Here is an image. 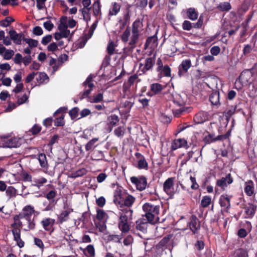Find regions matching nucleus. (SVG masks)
I'll list each match as a JSON object with an SVG mask.
<instances>
[{
    "instance_id": "obj_1",
    "label": "nucleus",
    "mask_w": 257,
    "mask_h": 257,
    "mask_svg": "<svg viewBox=\"0 0 257 257\" xmlns=\"http://www.w3.org/2000/svg\"><path fill=\"white\" fill-rule=\"evenodd\" d=\"M142 209L144 212L142 217H145L150 224H156L160 222V205L147 202L143 204Z\"/></svg>"
},
{
    "instance_id": "obj_2",
    "label": "nucleus",
    "mask_w": 257,
    "mask_h": 257,
    "mask_svg": "<svg viewBox=\"0 0 257 257\" xmlns=\"http://www.w3.org/2000/svg\"><path fill=\"white\" fill-rule=\"evenodd\" d=\"M34 212L35 210L33 207L30 205H27L23 208L21 212L14 216V220L18 221L19 226H21L22 222L20 221V219L25 218L27 220L28 225L27 228L24 229L26 231L33 230L35 228L36 224L34 219H31V217Z\"/></svg>"
},
{
    "instance_id": "obj_3",
    "label": "nucleus",
    "mask_w": 257,
    "mask_h": 257,
    "mask_svg": "<svg viewBox=\"0 0 257 257\" xmlns=\"http://www.w3.org/2000/svg\"><path fill=\"white\" fill-rule=\"evenodd\" d=\"M136 201V198L132 195L123 192L120 189H116L114 194L113 201L121 208H130Z\"/></svg>"
},
{
    "instance_id": "obj_4",
    "label": "nucleus",
    "mask_w": 257,
    "mask_h": 257,
    "mask_svg": "<svg viewBox=\"0 0 257 257\" xmlns=\"http://www.w3.org/2000/svg\"><path fill=\"white\" fill-rule=\"evenodd\" d=\"M143 22L139 19L136 20L132 24V35L128 43L129 45L131 46L130 49L132 50L136 47V44L138 41L140 36V32L143 29Z\"/></svg>"
},
{
    "instance_id": "obj_5",
    "label": "nucleus",
    "mask_w": 257,
    "mask_h": 257,
    "mask_svg": "<svg viewBox=\"0 0 257 257\" xmlns=\"http://www.w3.org/2000/svg\"><path fill=\"white\" fill-rule=\"evenodd\" d=\"M93 77L92 75H89L86 78L85 81L83 83V86L85 87L84 90L80 92L77 95V100H74V102L77 103L78 100H82L84 98H89V95L90 94L94 87V85L92 82Z\"/></svg>"
},
{
    "instance_id": "obj_6",
    "label": "nucleus",
    "mask_w": 257,
    "mask_h": 257,
    "mask_svg": "<svg viewBox=\"0 0 257 257\" xmlns=\"http://www.w3.org/2000/svg\"><path fill=\"white\" fill-rule=\"evenodd\" d=\"M175 177H170L166 179L163 183V191L169 196L170 198H173L174 195L177 192V189L174 188Z\"/></svg>"
},
{
    "instance_id": "obj_7",
    "label": "nucleus",
    "mask_w": 257,
    "mask_h": 257,
    "mask_svg": "<svg viewBox=\"0 0 257 257\" xmlns=\"http://www.w3.org/2000/svg\"><path fill=\"white\" fill-rule=\"evenodd\" d=\"M131 7V5H127L123 12L122 16L118 18V23L120 24L119 32L123 30L127 24L130 23Z\"/></svg>"
},
{
    "instance_id": "obj_8",
    "label": "nucleus",
    "mask_w": 257,
    "mask_h": 257,
    "mask_svg": "<svg viewBox=\"0 0 257 257\" xmlns=\"http://www.w3.org/2000/svg\"><path fill=\"white\" fill-rule=\"evenodd\" d=\"M130 180L131 182L135 185L138 190L142 191L146 189L147 185V179L145 176H133L131 177Z\"/></svg>"
},
{
    "instance_id": "obj_9",
    "label": "nucleus",
    "mask_w": 257,
    "mask_h": 257,
    "mask_svg": "<svg viewBox=\"0 0 257 257\" xmlns=\"http://www.w3.org/2000/svg\"><path fill=\"white\" fill-rule=\"evenodd\" d=\"M187 226L192 231L193 234H197L200 229V222L196 215H192L187 223Z\"/></svg>"
},
{
    "instance_id": "obj_10",
    "label": "nucleus",
    "mask_w": 257,
    "mask_h": 257,
    "mask_svg": "<svg viewBox=\"0 0 257 257\" xmlns=\"http://www.w3.org/2000/svg\"><path fill=\"white\" fill-rule=\"evenodd\" d=\"M63 209L64 210L58 215V222L60 224L68 221L69 219V214L73 211V209L69 207L67 203L64 205Z\"/></svg>"
},
{
    "instance_id": "obj_11",
    "label": "nucleus",
    "mask_w": 257,
    "mask_h": 257,
    "mask_svg": "<svg viewBox=\"0 0 257 257\" xmlns=\"http://www.w3.org/2000/svg\"><path fill=\"white\" fill-rule=\"evenodd\" d=\"M242 208L244 210V218L245 219H251L253 217L255 213L256 207L251 203H248L247 204H244Z\"/></svg>"
},
{
    "instance_id": "obj_12",
    "label": "nucleus",
    "mask_w": 257,
    "mask_h": 257,
    "mask_svg": "<svg viewBox=\"0 0 257 257\" xmlns=\"http://www.w3.org/2000/svg\"><path fill=\"white\" fill-rule=\"evenodd\" d=\"M155 64V57H149L145 59L144 65L140 64V68L143 74H145L148 71L152 70Z\"/></svg>"
},
{
    "instance_id": "obj_13",
    "label": "nucleus",
    "mask_w": 257,
    "mask_h": 257,
    "mask_svg": "<svg viewBox=\"0 0 257 257\" xmlns=\"http://www.w3.org/2000/svg\"><path fill=\"white\" fill-rule=\"evenodd\" d=\"M233 178L230 173L227 174L225 177H222L220 179L216 181V185L220 187L222 189L224 190L227 186L232 183Z\"/></svg>"
},
{
    "instance_id": "obj_14",
    "label": "nucleus",
    "mask_w": 257,
    "mask_h": 257,
    "mask_svg": "<svg viewBox=\"0 0 257 257\" xmlns=\"http://www.w3.org/2000/svg\"><path fill=\"white\" fill-rule=\"evenodd\" d=\"M55 223V219L51 218H45L41 221V224L44 230L49 232L50 234L53 232L54 230V225Z\"/></svg>"
},
{
    "instance_id": "obj_15",
    "label": "nucleus",
    "mask_w": 257,
    "mask_h": 257,
    "mask_svg": "<svg viewBox=\"0 0 257 257\" xmlns=\"http://www.w3.org/2000/svg\"><path fill=\"white\" fill-rule=\"evenodd\" d=\"M191 67V62L190 59H186L182 61L178 68V75L182 77L187 73L188 69Z\"/></svg>"
},
{
    "instance_id": "obj_16",
    "label": "nucleus",
    "mask_w": 257,
    "mask_h": 257,
    "mask_svg": "<svg viewBox=\"0 0 257 257\" xmlns=\"http://www.w3.org/2000/svg\"><path fill=\"white\" fill-rule=\"evenodd\" d=\"M232 195L227 194H222L220 196L219 199V203L222 207L227 211L230 208V200L232 198Z\"/></svg>"
},
{
    "instance_id": "obj_17",
    "label": "nucleus",
    "mask_w": 257,
    "mask_h": 257,
    "mask_svg": "<svg viewBox=\"0 0 257 257\" xmlns=\"http://www.w3.org/2000/svg\"><path fill=\"white\" fill-rule=\"evenodd\" d=\"M209 101L212 105L217 108L221 105L220 92L218 90H213L209 95Z\"/></svg>"
},
{
    "instance_id": "obj_18",
    "label": "nucleus",
    "mask_w": 257,
    "mask_h": 257,
    "mask_svg": "<svg viewBox=\"0 0 257 257\" xmlns=\"http://www.w3.org/2000/svg\"><path fill=\"white\" fill-rule=\"evenodd\" d=\"M149 222L144 217L141 218L136 221V228L145 233L147 231Z\"/></svg>"
},
{
    "instance_id": "obj_19",
    "label": "nucleus",
    "mask_w": 257,
    "mask_h": 257,
    "mask_svg": "<svg viewBox=\"0 0 257 257\" xmlns=\"http://www.w3.org/2000/svg\"><path fill=\"white\" fill-rule=\"evenodd\" d=\"M209 114L204 111H200L194 116V121L196 123H202L208 119Z\"/></svg>"
},
{
    "instance_id": "obj_20",
    "label": "nucleus",
    "mask_w": 257,
    "mask_h": 257,
    "mask_svg": "<svg viewBox=\"0 0 257 257\" xmlns=\"http://www.w3.org/2000/svg\"><path fill=\"white\" fill-rule=\"evenodd\" d=\"M135 156L138 159L137 167L139 169H148V164L145 157L140 153H136Z\"/></svg>"
},
{
    "instance_id": "obj_21",
    "label": "nucleus",
    "mask_w": 257,
    "mask_h": 257,
    "mask_svg": "<svg viewBox=\"0 0 257 257\" xmlns=\"http://www.w3.org/2000/svg\"><path fill=\"white\" fill-rule=\"evenodd\" d=\"M131 219H119L118 226L122 233H127L130 230V222Z\"/></svg>"
},
{
    "instance_id": "obj_22",
    "label": "nucleus",
    "mask_w": 257,
    "mask_h": 257,
    "mask_svg": "<svg viewBox=\"0 0 257 257\" xmlns=\"http://www.w3.org/2000/svg\"><path fill=\"white\" fill-rule=\"evenodd\" d=\"M228 257H248V251L246 248H238L231 252Z\"/></svg>"
},
{
    "instance_id": "obj_23",
    "label": "nucleus",
    "mask_w": 257,
    "mask_h": 257,
    "mask_svg": "<svg viewBox=\"0 0 257 257\" xmlns=\"http://www.w3.org/2000/svg\"><path fill=\"white\" fill-rule=\"evenodd\" d=\"M119 212V219H133V210L128 208H123Z\"/></svg>"
},
{
    "instance_id": "obj_24",
    "label": "nucleus",
    "mask_w": 257,
    "mask_h": 257,
    "mask_svg": "<svg viewBox=\"0 0 257 257\" xmlns=\"http://www.w3.org/2000/svg\"><path fill=\"white\" fill-rule=\"evenodd\" d=\"M36 73H37L36 80L37 83L36 85L40 86L43 84L46 83V80L48 81L49 78L46 73L41 72H37Z\"/></svg>"
},
{
    "instance_id": "obj_25",
    "label": "nucleus",
    "mask_w": 257,
    "mask_h": 257,
    "mask_svg": "<svg viewBox=\"0 0 257 257\" xmlns=\"http://www.w3.org/2000/svg\"><path fill=\"white\" fill-rule=\"evenodd\" d=\"M12 233L14 237V240L17 242V244L22 248L24 246V242L21 238L20 229H12Z\"/></svg>"
},
{
    "instance_id": "obj_26",
    "label": "nucleus",
    "mask_w": 257,
    "mask_h": 257,
    "mask_svg": "<svg viewBox=\"0 0 257 257\" xmlns=\"http://www.w3.org/2000/svg\"><path fill=\"white\" fill-rule=\"evenodd\" d=\"M158 72V76L161 78L163 76L170 77L171 76V69L168 65H165Z\"/></svg>"
},
{
    "instance_id": "obj_27",
    "label": "nucleus",
    "mask_w": 257,
    "mask_h": 257,
    "mask_svg": "<svg viewBox=\"0 0 257 257\" xmlns=\"http://www.w3.org/2000/svg\"><path fill=\"white\" fill-rule=\"evenodd\" d=\"M172 234H169L164 236L159 242L157 247L159 248H162L165 247V248H168V245L170 240L173 237Z\"/></svg>"
},
{
    "instance_id": "obj_28",
    "label": "nucleus",
    "mask_w": 257,
    "mask_h": 257,
    "mask_svg": "<svg viewBox=\"0 0 257 257\" xmlns=\"http://www.w3.org/2000/svg\"><path fill=\"white\" fill-rule=\"evenodd\" d=\"M87 257H94L95 254V248L92 244L88 245L85 248H80Z\"/></svg>"
},
{
    "instance_id": "obj_29",
    "label": "nucleus",
    "mask_w": 257,
    "mask_h": 257,
    "mask_svg": "<svg viewBox=\"0 0 257 257\" xmlns=\"http://www.w3.org/2000/svg\"><path fill=\"white\" fill-rule=\"evenodd\" d=\"M252 74L249 70L243 71L240 74L239 78L243 83H249L251 80Z\"/></svg>"
},
{
    "instance_id": "obj_30",
    "label": "nucleus",
    "mask_w": 257,
    "mask_h": 257,
    "mask_svg": "<svg viewBox=\"0 0 257 257\" xmlns=\"http://www.w3.org/2000/svg\"><path fill=\"white\" fill-rule=\"evenodd\" d=\"M186 14L187 18L192 21H195L197 19L198 13L194 8H190L186 10Z\"/></svg>"
},
{
    "instance_id": "obj_31",
    "label": "nucleus",
    "mask_w": 257,
    "mask_h": 257,
    "mask_svg": "<svg viewBox=\"0 0 257 257\" xmlns=\"http://www.w3.org/2000/svg\"><path fill=\"white\" fill-rule=\"evenodd\" d=\"M244 192L248 196H251L254 193V183L252 180H249L245 183Z\"/></svg>"
},
{
    "instance_id": "obj_32",
    "label": "nucleus",
    "mask_w": 257,
    "mask_h": 257,
    "mask_svg": "<svg viewBox=\"0 0 257 257\" xmlns=\"http://www.w3.org/2000/svg\"><path fill=\"white\" fill-rule=\"evenodd\" d=\"M187 144V141L184 139H176L172 143V148L175 150L178 148L185 146Z\"/></svg>"
},
{
    "instance_id": "obj_33",
    "label": "nucleus",
    "mask_w": 257,
    "mask_h": 257,
    "mask_svg": "<svg viewBox=\"0 0 257 257\" xmlns=\"http://www.w3.org/2000/svg\"><path fill=\"white\" fill-rule=\"evenodd\" d=\"M92 107L93 109H95L99 111L100 112H98L95 111H94L92 112V114L98 115H100L103 113H106V106L104 105L103 103L101 104H96L92 105Z\"/></svg>"
},
{
    "instance_id": "obj_34",
    "label": "nucleus",
    "mask_w": 257,
    "mask_h": 257,
    "mask_svg": "<svg viewBox=\"0 0 257 257\" xmlns=\"http://www.w3.org/2000/svg\"><path fill=\"white\" fill-rule=\"evenodd\" d=\"M67 25L66 23L61 22L58 26V29L62 33L64 38H67L70 34V31L67 30Z\"/></svg>"
},
{
    "instance_id": "obj_35",
    "label": "nucleus",
    "mask_w": 257,
    "mask_h": 257,
    "mask_svg": "<svg viewBox=\"0 0 257 257\" xmlns=\"http://www.w3.org/2000/svg\"><path fill=\"white\" fill-rule=\"evenodd\" d=\"M218 136L215 137L213 134L208 133V135L205 136L203 139V141L205 143V144H210L212 143L218 141Z\"/></svg>"
},
{
    "instance_id": "obj_36",
    "label": "nucleus",
    "mask_w": 257,
    "mask_h": 257,
    "mask_svg": "<svg viewBox=\"0 0 257 257\" xmlns=\"http://www.w3.org/2000/svg\"><path fill=\"white\" fill-rule=\"evenodd\" d=\"M107 241H113L116 243H121V240L122 238V234L120 233L119 235L117 234H109L106 236Z\"/></svg>"
},
{
    "instance_id": "obj_37",
    "label": "nucleus",
    "mask_w": 257,
    "mask_h": 257,
    "mask_svg": "<svg viewBox=\"0 0 257 257\" xmlns=\"http://www.w3.org/2000/svg\"><path fill=\"white\" fill-rule=\"evenodd\" d=\"M9 34L10 35L11 39L13 40L17 45H21V42L19 39V35L16 31L14 30H11L9 31Z\"/></svg>"
},
{
    "instance_id": "obj_38",
    "label": "nucleus",
    "mask_w": 257,
    "mask_h": 257,
    "mask_svg": "<svg viewBox=\"0 0 257 257\" xmlns=\"http://www.w3.org/2000/svg\"><path fill=\"white\" fill-rule=\"evenodd\" d=\"M120 6L117 3L112 4V8L110 9L108 15L110 16H116L120 11Z\"/></svg>"
},
{
    "instance_id": "obj_39",
    "label": "nucleus",
    "mask_w": 257,
    "mask_h": 257,
    "mask_svg": "<svg viewBox=\"0 0 257 257\" xmlns=\"http://www.w3.org/2000/svg\"><path fill=\"white\" fill-rule=\"evenodd\" d=\"M38 160L41 167L46 169L48 168L46 156L44 153H40L38 155Z\"/></svg>"
},
{
    "instance_id": "obj_40",
    "label": "nucleus",
    "mask_w": 257,
    "mask_h": 257,
    "mask_svg": "<svg viewBox=\"0 0 257 257\" xmlns=\"http://www.w3.org/2000/svg\"><path fill=\"white\" fill-rule=\"evenodd\" d=\"M101 7L100 0H97L93 4L92 8L93 15L95 17L101 15Z\"/></svg>"
},
{
    "instance_id": "obj_41",
    "label": "nucleus",
    "mask_w": 257,
    "mask_h": 257,
    "mask_svg": "<svg viewBox=\"0 0 257 257\" xmlns=\"http://www.w3.org/2000/svg\"><path fill=\"white\" fill-rule=\"evenodd\" d=\"M32 185L40 188L44 184L47 182V180L44 177H40L39 178H34Z\"/></svg>"
},
{
    "instance_id": "obj_42",
    "label": "nucleus",
    "mask_w": 257,
    "mask_h": 257,
    "mask_svg": "<svg viewBox=\"0 0 257 257\" xmlns=\"http://www.w3.org/2000/svg\"><path fill=\"white\" fill-rule=\"evenodd\" d=\"M217 9L221 12H228L231 9V6L228 2L220 3L217 6Z\"/></svg>"
},
{
    "instance_id": "obj_43",
    "label": "nucleus",
    "mask_w": 257,
    "mask_h": 257,
    "mask_svg": "<svg viewBox=\"0 0 257 257\" xmlns=\"http://www.w3.org/2000/svg\"><path fill=\"white\" fill-rule=\"evenodd\" d=\"M163 85L159 83H153L151 85V90L154 94H159L163 89Z\"/></svg>"
},
{
    "instance_id": "obj_44",
    "label": "nucleus",
    "mask_w": 257,
    "mask_h": 257,
    "mask_svg": "<svg viewBox=\"0 0 257 257\" xmlns=\"http://www.w3.org/2000/svg\"><path fill=\"white\" fill-rule=\"evenodd\" d=\"M107 120L109 125L115 126L119 121L118 116L116 114H112L108 117Z\"/></svg>"
},
{
    "instance_id": "obj_45",
    "label": "nucleus",
    "mask_w": 257,
    "mask_h": 257,
    "mask_svg": "<svg viewBox=\"0 0 257 257\" xmlns=\"http://www.w3.org/2000/svg\"><path fill=\"white\" fill-rule=\"evenodd\" d=\"M211 203V197L210 196L206 195L203 196L201 201L200 205L203 208L207 207Z\"/></svg>"
},
{
    "instance_id": "obj_46",
    "label": "nucleus",
    "mask_w": 257,
    "mask_h": 257,
    "mask_svg": "<svg viewBox=\"0 0 257 257\" xmlns=\"http://www.w3.org/2000/svg\"><path fill=\"white\" fill-rule=\"evenodd\" d=\"M20 144L16 139H11L8 140L6 143V146L7 148H17L19 147Z\"/></svg>"
},
{
    "instance_id": "obj_47",
    "label": "nucleus",
    "mask_w": 257,
    "mask_h": 257,
    "mask_svg": "<svg viewBox=\"0 0 257 257\" xmlns=\"http://www.w3.org/2000/svg\"><path fill=\"white\" fill-rule=\"evenodd\" d=\"M65 115L62 113L60 116L56 118L55 120H53L54 122V125L56 126H63L65 124L64 120Z\"/></svg>"
},
{
    "instance_id": "obj_48",
    "label": "nucleus",
    "mask_w": 257,
    "mask_h": 257,
    "mask_svg": "<svg viewBox=\"0 0 257 257\" xmlns=\"http://www.w3.org/2000/svg\"><path fill=\"white\" fill-rule=\"evenodd\" d=\"M97 138H93L90 140L85 145V150L86 151L91 150L93 148L96 146L95 143L98 141Z\"/></svg>"
},
{
    "instance_id": "obj_49",
    "label": "nucleus",
    "mask_w": 257,
    "mask_h": 257,
    "mask_svg": "<svg viewBox=\"0 0 257 257\" xmlns=\"http://www.w3.org/2000/svg\"><path fill=\"white\" fill-rule=\"evenodd\" d=\"M15 20L11 17H7L5 19L0 21V26L4 27H7L14 22Z\"/></svg>"
},
{
    "instance_id": "obj_50",
    "label": "nucleus",
    "mask_w": 257,
    "mask_h": 257,
    "mask_svg": "<svg viewBox=\"0 0 257 257\" xmlns=\"http://www.w3.org/2000/svg\"><path fill=\"white\" fill-rule=\"evenodd\" d=\"M56 203L55 200L49 201L48 203L44 202V205L46 206L45 208L43 209L44 211H48L53 210L55 207V205Z\"/></svg>"
},
{
    "instance_id": "obj_51",
    "label": "nucleus",
    "mask_w": 257,
    "mask_h": 257,
    "mask_svg": "<svg viewBox=\"0 0 257 257\" xmlns=\"http://www.w3.org/2000/svg\"><path fill=\"white\" fill-rule=\"evenodd\" d=\"M91 9V7L89 8H83V9L80 10L83 15L84 20L86 21L90 20V15L89 11Z\"/></svg>"
},
{
    "instance_id": "obj_52",
    "label": "nucleus",
    "mask_w": 257,
    "mask_h": 257,
    "mask_svg": "<svg viewBox=\"0 0 257 257\" xmlns=\"http://www.w3.org/2000/svg\"><path fill=\"white\" fill-rule=\"evenodd\" d=\"M79 109L78 107H74L69 110V114L71 119L74 120L77 118L79 115Z\"/></svg>"
},
{
    "instance_id": "obj_53",
    "label": "nucleus",
    "mask_w": 257,
    "mask_h": 257,
    "mask_svg": "<svg viewBox=\"0 0 257 257\" xmlns=\"http://www.w3.org/2000/svg\"><path fill=\"white\" fill-rule=\"evenodd\" d=\"M6 191V193L7 196H9L10 198H12L15 197L16 195L17 190L13 186H9L8 188L7 187Z\"/></svg>"
},
{
    "instance_id": "obj_54",
    "label": "nucleus",
    "mask_w": 257,
    "mask_h": 257,
    "mask_svg": "<svg viewBox=\"0 0 257 257\" xmlns=\"http://www.w3.org/2000/svg\"><path fill=\"white\" fill-rule=\"evenodd\" d=\"M41 130L42 127L40 125L37 124H35L29 131V132L33 135H36L41 132Z\"/></svg>"
},
{
    "instance_id": "obj_55",
    "label": "nucleus",
    "mask_w": 257,
    "mask_h": 257,
    "mask_svg": "<svg viewBox=\"0 0 257 257\" xmlns=\"http://www.w3.org/2000/svg\"><path fill=\"white\" fill-rule=\"evenodd\" d=\"M130 36V29L128 27H127L121 35V41L124 43L127 42L128 40V38H129Z\"/></svg>"
},
{
    "instance_id": "obj_56",
    "label": "nucleus",
    "mask_w": 257,
    "mask_h": 257,
    "mask_svg": "<svg viewBox=\"0 0 257 257\" xmlns=\"http://www.w3.org/2000/svg\"><path fill=\"white\" fill-rule=\"evenodd\" d=\"M157 41V40L155 39V36H151L148 37L145 42L144 45V49L146 50L148 48L150 45L151 44H155Z\"/></svg>"
},
{
    "instance_id": "obj_57",
    "label": "nucleus",
    "mask_w": 257,
    "mask_h": 257,
    "mask_svg": "<svg viewBox=\"0 0 257 257\" xmlns=\"http://www.w3.org/2000/svg\"><path fill=\"white\" fill-rule=\"evenodd\" d=\"M182 29L185 31H190L193 28V24L188 20H185L182 23Z\"/></svg>"
},
{
    "instance_id": "obj_58",
    "label": "nucleus",
    "mask_w": 257,
    "mask_h": 257,
    "mask_svg": "<svg viewBox=\"0 0 257 257\" xmlns=\"http://www.w3.org/2000/svg\"><path fill=\"white\" fill-rule=\"evenodd\" d=\"M103 94L99 93L92 100H88V101L91 103H97L101 102L103 100Z\"/></svg>"
},
{
    "instance_id": "obj_59",
    "label": "nucleus",
    "mask_w": 257,
    "mask_h": 257,
    "mask_svg": "<svg viewBox=\"0 0 257 257\" xmlns=\"http://www.w3.org/2000/svg\"><path fill=\"white\" fill-rule=\"evenodd\" d=\"M24 41L27 43L29 46L31 47H36L38 44V41L37 40L29 38L28 39H25Z\"/></svg>"
},
{
    "instance_id": "obj_60",
    "label": "nucleus",
    "mask_w": 257,
    "mask_h": 257,
    "mask_svg": "<svg viewBox=\"0 0 257 257\" xmlns=\"http://www.w3.org/2000/svg\"><path fill=\"white\" fill-rule=\"evenodd\" d=\"M134 103L130 101L125 100L121 103L122 107L126 108L128 112H130L132 107L133 106Z\"/></svg>"
},
{
    "instance_id": "obj_61",
    "label": "nucleus",
    "mask_w": 257,
    "mask_h": 257,
    "mask_svg": "<svg viewBox=\"0 0 257 257\" xmlns=\"http://www.w3.org/2000/svg\"><path fill=\"white\" fill-rule=\"evenodd\" d=\"M114 133L117 137H121L124 135V129L122 126H119L114 130Z\"/></svg>"
},
{
    "instance_id": "obj_62",
    "label": "nucleus",
    "mask_w": 257,
    "mask_h": 257,
    "mask_svg": "<svg viewBox=\"0 0 257 257\" xmlns=\"http://www.w3.org/2000/svg\"><path fill=\"white\" fill-rule=\"evenodd\" d=\"M252 49V46L250 44H245L242 50L243 54L244 56L248 55L250 53Z\"/></svg>"
},
{
    "instance_id": "obj_63",
    "label": "nucleus",
    "mask_w": 257,
    "mask_h": 257,
    "mask_svg": "<svg viewBox=\"0 0 257 257\" xmlns=\"http://www.w3.org/2000/svg\"><path fill=\"white\" fill-rule=\"evenodd\" d=\"M57 195V192L55 190L50 191L45 196V197L49 200H54V198Z\"/></svg>"
},
{
    "instance_id": "obj_64",
    "label": "nucleus",
    "mask_w": 257,
    "mask_h": 257,
    "mask_svg": "<svg viewBox=\"0 0 257 257\" xmlns=\"http://www.w3.org/2000/svg\"><path fill=\"white\" fill-rule=\"evenodd\" d=\"M194 246L197 250L200 251L204 248L205 244L203 241L198 240L194 244Z\"/></svg>"
}]
</instances>
